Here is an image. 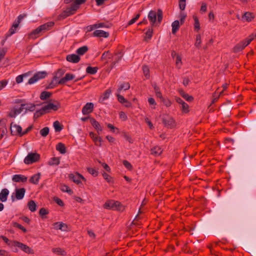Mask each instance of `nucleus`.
Segmentation results:
<instances>
[{
  "label": "nucleus",
  "instance_id": "obj_1",
  "mask_svg": "<svg viewBox=\"0 0 256 256\" xmlns=\"http://www.w3.org/2000/svg\"><path fill=\"white\" fill-rule=\"evenodd\" d=\"M148 18L152 26H155L157 23L160 24L162 19V12L160 9H158L157 12L150 10L148 13Z\"/></svg>",
  "mask_w": 256,
  "mask_h": 256
},
{
  "label": "nucleus",
  "instance_id": "obj_2",
  "mask_svg": "<svg viewBox=\"0 0 256 256\" xmlns=\"http://www.w3.org/2000/svg\"><path fill=\"white\" fill-rule=\"evenodd\" d=\"M103 206L106 210H112L118 211H123L124 209V206L121 204L120 202L114 200L106 201Z\"/></svg>",
  "mask_w": 256,
  "mask_h": 256
},
{
  "label": "nucleus",
  "instance_id": "obj_3",
  "mask_svg": "<svg viewBox=\"0 0 256 256\" xmlns=\"http://www.w3.org/2000/svg\"><path fill=\"white\" fill-rule=\"evenodd\" d=\"M25 104H21L20 105H16L12 106L8 112V116L11 118H16L23 111Z\"/></svg>",
  "mask_w": 256,
  "mask_h": 256
},
{
  "label": "nucleus",
  "instance_id": "obj_4",
  "mask_svg": "<svg viewBox=\"0 0 256 256\" xmlns=\"http://www.w3.org/2000/svg\"><path fill=\"white\" fill-rule=\"evenodd\" d=\"M10 128L12 136L20 137L24 136L22 126L16 122H12L10 124Z\"/></svg>",
  "mask_w": 256,
  "mask_h": 256
},
{
  "label": "nucleus",
  "instance_id": "obj_5",
  "mask_svg": "<svg viewBox=\"0 0 256 256\" xmlns=\"http://www.w3.org/2000/svg\"><path fill=\"white\" fill-rule=\"evenodd\" d=\"M162 122L168 128H174L176 126V122L174 118L168 115L163 116Z\"/></svg>",
  "mask_w": 256,
  "mask_h": 256
},
{
  "label": "nucleus",
  "instance_id": "obj_6",
  "mask_svg": "<svg viewBox=\"0 0 256 256\" xmlns=\"http://www.w3.org/2000/svg\"><path fill=\"white\" fill-rule=\"evenodd\" d=\"M40 156L37 153H30L24 158L25 164H29L38 162L40 159Z\"/></svg>",
  "mask_w": 256,
  "mask_h": 256
},
{
  "label": "nucleus",
  "instance_id": "obj_7",
  "mask_svg": "<svg viewBox=\"0 0 256 256\" xmlns=\"http://www.w3.org/2000/svg\"><path fill=\"white\" fill-rule=\"evenodd\" d=\"M13 244L14 246H18L27 254H33L34 253V250L26 244L18 242H14Z\"/></svg>",
  "mask_w": 256,
  "mask_h": 256
},
{
  "label": "nucleus",
  "instance_id": "obj_8",
  "mask_svg": "<svg viewBox=\"0 0 256 256\" xmlns=\"http://www.w3.org/2000/svg\"><path fill=\"white\" fill-rule=\"evenodd\" d=\"M60 108V104L59 102H56V103L54 104L50 102L42 107V110L45 112H48L51 110H56Z\"/></svg>",
  "mask_w": 256,
  "mask_h": 256
},
{
  "label": "nucleus",
  "instance_id": "obj_9",
  "mask_svg": "<svg viewBox=\"0 0 256 256\" xmlns=\"http://www.w3.org/2000/svg\"><path fill=\"white\" fill-rule=\"evenodd\" d=\"M69 178L72 180L74 183L79 184L81 183V180L86 181V178L77 172L76 174H70L69 176Z\"/></svg>",
  "mask_w": 256,
  "mask_h": 256
},
{
  "label": "nucleus",
  "instance_id": "obj_10",
  "mask_svg": "<svg viewBox=\"0 0 256 256\" xmlns=\"http://www.w3.org/2000/svg\"><path fill=\"white\" fill-rule=\"evenodd\" d=\"M46 76L45 72H38L33 77L30 78L28 80L29 84H33L38 81L39 80L42 79Z\"/></svg>",
  "mask_w": 256,
  "mask_h": 256
},
{
  "label": "nucleus",
  "instance_id": "obj_11",
  "mask_svg": "<svg viewBox=\"0 0 256 256\" xmlns=\"http://www.w3.org/2000/svg\"><path fill=\"white\" fill-rule=\"evenodd\" d=\"M54 228L56 230H60L62 232L68 231V228L66 224L62 222H56L53 224Z\"/></svg>",
  "mask_w": 256,
  "mask_h": 256
},
{
  "label": "nucleus",
  "instance_id": "obj_12",
  "mask_svg": "<svg viewBox=\"0 0 256 256\" xmlns=\"http://www.w3.org/2000/svg\"><path fill=\"white\" fill-rule=\"evenodd\" d=\"M94 108V104L92 102L87 103L82 109V113L86 115L92 112Z\"/></svg>",
  "mask_w": 256,
  "mask_h": 256
},
{
  "label": "nucleus",
  "instance_id": "obj_13",
  "mask_svg": "<svg viewBox=\"0 0 256 256\" xmlns=\"http://www.w3.org/2000/svg\"><path fill=\"white\" fill-rule=\"evenodd\" d=\"M94 36L102 37L106 38L109 36L108 32L100 30H97L94 32L92 34Z\"/></svg>",
  "mask_w": 256,
  "mask_h": 256
},
{
  "label": "nucleus",
  "instance_id": "obj_14",
  "mask_svg": "<svg viewBox=\"0 0 256 256\" xmlns=\"http://www.w3.org/2000/svg\"><path fill=\"white\" fill-rule=\"evenodd\" d=\"M254 18V14L250 12H245L242 17V20L244 22H250Z\"/></svg>",
  "mask_w": 256,
  "mask_h": 256
},
{
  "label": "nucleus",
  "instance_id": "obj_15",
  "mask_svg": "<svg viewBox=\"0 0 256 256\" xmlns=\"http://www.w3.org/2000/svg\"><path fill=\"white\" fill-rule=\"evenodd\" d=\"M66 59L69 62L78 63L80 60V57L76 54H72L68 55Z\"/></svg>",
  "mask_w": 256,
  "mask_h": 256
},
{
  "label": "nucleus",
  "instance_id": "obj_16",
  "mask_svg": "<svg viewBox=\"0 0 256 256\" xmlns=\"http://www.w3.org/2000/svg\"><path fill=\"white\" fill-rule=\"evenodd\" d=\"M26 190L24 188H16V198L17 200H22L25 194Z\"/></svg>",
  "mask_w": 256,
  "mask_h": 256
},
{
  "label": "nucleus",
  "instance_id": "obj_17",
  "mask_svg": "<svg viewBox=\"0 0 256 256\" xmlns=\"http://www.w3.org/2000/svg\"><path fill=\"white\" fill-rule=\"evenodd\" d=\"M89 135L96 146H101L102 138L100 137L96 136L95 134L92 132H90Z\"/></svg>",
  "mask_w": 256,
  "mask_h": 256
},
{
  "label": "nucleus",
  "instance_id": "obj_18",
  "mask_svg": "<svg viewBox=\"0 0 256 256\" xmlns=\"http://www.w3.org/2000/svg\"><path fill=\"white\" fill-rule=\"evenodd\" d=\"M90 123L94 128L97 130L98 134L102 132V128L100 124L94 118H90Z\"/></svg>",
  "mask_w": 256,
  "mask_h": 256
},
{
  "label": "nucleus",
  "instance_id": "obj_19",
  "mask_svg": "<svg viewBox=\"0 0 256 256\" xmlns=\"http://www.w3.org/2000/svg\"><path fill=\"white\" fill-rule=\"evenodd\" d=\"M9 194V191L6 188L2 189L0 192V200L4 202L7 200V196Z\"/></svg>",
  "mask_w": 256,
  "mask_h": 256
},
{
  "label": "nucleus",
  "instance_id": "obj_20",
  "mask_svg": "<svg viewBox=\"0 0 256 256\" xmlns=\"http://www.w3.org/2000/svg\"><path fill=\"white\" fill-rule=\"evenodd\" d=\"M130 88V84L128 82H124L121 84L118 89L117 90V92L122 93L123 91L128 90Z\"/></svg>",
  "mask_w": 256,
  "mask_h": 256
},
{
  "label": "nucleus",
  "instance_id": "obj_21",
  "mask_svg": "<svg viewBox=\"0 0 256 256\" xmlns=\"http://www.w3.org/2000/svg\"><path fill=\"white\" fill-rule=\"evenodd\" d=\"M12 180L15 182H24L26 181L27 178L22 175L16 174L13 176Z\"/></svg>",
  "mask_w": 256,
  "mask_h": 256
},
{
  "label": "nucleus",
  "instance_id": "obj_22",
  "mask_svg": "<svg viewBox=\"0 0 256 256\" xmlns=\"http://www.w3.org/2000/svg\"><path fill=\"white\" fill-rule=\"evenodd\" d=\"M40 176L41 174L40 172L34 174L30 178V182L33 184H37L38 183Z\"/></svg>",
  "mask_w": 256,
  "mask_h": 256
},
{
  "label": "nucleus",
  "instance_id": "obj_23",
  "mask_svg": "<svg viewBox=\"0 0 256 256\" xmlns=\"http://www.w3.org/2000/svg\"><path fill=\"white\" fill-rule=\"evenodd\" d=\"M74 78V76L70 74H66L64 77L62 78L60 80V83H62V84H64L66 83L67 81L70 80H72Z\"/></svg>",
  "mask_w": 256,
  "mask_h": 256
},
{
  "label": "nucleus",
  "instance_id": "obj_24",
  "mask_svg": "<svg viewBox=\"0 0 256 256\" xmlns=\"http://www.w3.org/2000/svg\"><path fill=\"white\" fill-rule=\"evenodd\" d=\"M58 84H62V83H60V80L56 77L54 76L51 82L48 86V88H53L55 86H56Z\"/></svg>",
  "mask_w": 256,
  "mask_h": 256
},
{
  "label": "nucleus",
  "instance_id": "obj_25",
  "mask_svg": "<svg viewBox=\"0 0 256 256\" xmlns=\"http://www.w3.org/2000/svg\"><path fill=\"white\" fill-rule=\"evenodd\" d=\"M112 93V90L110 89L107 90L103 94V95L100 98L99 102H103L105 100L108 99Z\"/></svg>",
  "mask_w": 256,
  "mask_h": 256
},
{
  "label": "nucleus",
  "instance_id": "obj_26",
  "mask_svg": "<svg viewBox=\"0 0 256 256\" xmlns=\"http://www.w3.org/2000/svg\"><path fill=\"white\" fill-rule=\"evenodd\" d=\"M64 0L66 4H68L72 1H74V4L70 8H67L66 11V16H68L70 14H73L74 12H75L76 10H73L72 7L75 4L76 0Z\"/></svg>",
  "mask_w": 256,
  "mask_h": 256
},
{
  "label": "nucleus",
  "instance_id": "obj_27",
  "mask_svg": "<svg viewBox=\"0 0 256 256\" xmlns=\"http://www.w3.org/2000/svg\"><path fill=\"white\" fill-rule=\"evenodd\" d=\"M179 92L182 98H184L188 102H192L194 100V98L192 96H190L188 94L186 93L182 90H180Z\"/></svg>",
  "mask_w": 256,
  "mask_h": 256
},
{
  "label": "nucleus",
  "instance_id": "obj_28",
  "mask_svg": "<svg viewBox=\"0 0 256 256\" xmlns=\"http://www.w3.org/2000/svg\"><path fill=\"white\" fill-rule=\"evenodd\" d=\"M56 149L62 154H64L66 152V146L62 143H58L56 146Z\"/></svg>",
  "mask_w": 256,
  "mask_h": 256
},
{
  "label": "nucleus",
  "instance_id": "obj_29",
  "mask_svg": "<svg viewBox=\"0 0 256 256\" xmlns=\"http://www.w3.org/2000/svg\"><path fill=\"white\" fill-rule=\"evenodd\" d=\"M54 24V23L53 22H48L46 24H45L40 26L39 27L40 28L42 32L49 30V28L52 26Z\"/></svg>",
  "mask_w": 256,
  "mask_h": 256
},
{
  "label": "nucleus",
  "instance_id": "obj_30",
  "mask_svg": "<svg viewBox=\"0 0 256 256\" xmlns=\"http://www.w3.org/2000/svg\"><path fill=\"white\" fill-rule=\"evenodd\" d=\"M152 154L155 156L160 155L162 152V150L158 146H155L151 150Z\"/></svg>",
  "mask_w": 256,
  "mask_h": 256
},
{
  "label": "nucleus",
  "instance_id": "obj_31",
  "mask_svg": "<svg viewBox=\"0 0 256 256\" xmlns=\"http://www.w3.org/2000/svg\"><path fill=\"white\" fill-rule=\"evenodd\" d=\"M172 33L174 34L178 30L180 27V22L178 20L174 21L172 24Z\"/></svg>",
  "mask_w": 256,
  "mask_h": 256
},
{
  "label": "nucleus",
  "instance_id": "obj_32",
  "mask_svg": "<svg viewBox=\"0 0 256 256\" xmlns=\"http://www.w3.org/2000/svg\"><path fill=\"white\" fill-rule=\"evenodd\" d=\"M52 251L54 253H55L57 254L64 256L66 254V252L65 250L60 248H53L52 249Z\"/></svg>",
  "mask_w": 256,
  "mask_h": 256
},
{
  "label": "nucleus",
  "instance_id": "obj_33",
  "mask_svg": "<svg viewBox=\"0 0 256 256\" xmlns=\"http://www.w3.org/2000/svg\"><path fill=\"white\" fill-rule=\"evenodd\" d=\"M42 32V31L41 30L40 28V27H38L29 34V37L30 38L34 39L36 38V35Z\"/></svg>",
  "mask_w": 256,
  "mask_h": 256
},
{
  "label": "nucleus",
  "instance_id": "obj_34",
  "mask_svg": "<svg viewBox=\"0 0 256 256\" xmlns=\"http://www.w3.org/2000/svg\"><path fill=\"white\" fill-rule=\"evenodd\" d=\"M88 48L86 46H83L77 50L76 53L78 54V56H82L84 54L88 51Z\"/></svg>",
  "mask_w": 256,
  "mask_h": 256
},
{
  "label": "nucleus",
  "instance_id": "obj_35",
  "mask_svg": "<svg viewBox=\"0 0 256 256\" xmlns=\"http://www.w3.org/2000/svg\"><path fill=\"white\" fill-rule=\"evenodd\" d=\"M193 18L194 21V28L195 30L198 32L200 30V24L198 18L196 16H194Z\"/></svg>",
  "mask_w": 256,
  "mask_h": 256
},
{
  "label": "nucleus",
  "instance_id": "obj_36",
  "mask_svg": "<svg viewBox=\"0 0 256 256\" xmlns=\"http://www.w3.org/2000/svg\"><path fill=\"white\" fill-rule=\"evenodd\" d=\"M28 207L31 212H34L36 210V204L34 200H30L28 202Z\"/></svg>",
  "mask_w": 256,
  "mask_h": 256
},
{
  "label": "nucleus",
  "instance_id": "obj_37",
  "mask_svg": "<svg viewBox=\"0 0 256 256\" xmlns=\"http://www.w3.org/2000/svg\"><path fill=\"white\" fill-rule=\"evenodd\" d=\"M61 190L64 192H66L70 194H73L72 191L70 190V188L66 184H62L60 186Z\"/></svg>",
  "mask_w": 256,
  "mask_h": 256
},
{
  "label": "nucleus",
  "instance_id": "obj_38",
  "mask_svg": "<svg viewBox=\"0 0 256 256\" xmlns=\"http://www.w3.org/2000/svg\"><path fill=\"white\" fill-rule=\"evenodd\" d=\"M19 24L18 23H16V22H14L13 24L12 25V28L10 29V34L9 36H11L12 34H14L16 32V28L18 26Z\"/></svg>",
  "mask_w": 256,
  "mask_h": 256
},
{
  "label": "nucleus",
  "instance_id": "obj_39",
  "mask_svg": "<svg viewBox=\"0 0 256 256\" xmlns=\"http://www.w3.org/2000/svg\"><path fill=\"white\" fill-rule=\"evenodd\" d=\"M245 47L244 46L242 42L240 43L236 44L234 48V52H238L242 50Z\"/></svg>",
  "mask_w": 256,
  "mask_h": 256
},
{
  "label": "nucleus",
  "instance_id": "obj_40",
  "mask_svg": "<svg viewBox=\"0 0 256 256\" xmlns=\"http://www.w3.org/2000/svg\"><path fill=\"white\" fill-rule=\"evenodd\" d=\"M60 164V158H52L48 162V164L50 166L58 165Z\"/></svg>",
  "mask_w": 256,
  "mask_h": 256
},
{
  "label": "nucleus",
  "instance_id": "obj_41",
  "mask_svg": "<svg viewBox=\"0 0 256 256\" xmlns=\"http://www.w3.org/2000/svg\"><path fill=\"white\" fill-rule=\"evenodd\" d=\"M87 170L88 172L90 174L94 176H98V170H96L94 168H87Z\"/></svg>",
  "mask_w": 256,
  "mask_h": 256
},
{
  "label": "nucleus",
  "instance_id": "obj_42",
  "mask_svg": "<svg viewBox=\"0 0 256 256\" xmlns=\"http://www.w3.org/2000/svg\"><path fill=\"white\" fill-rule=\"evenodd\" d=\"M97 70H98V68L96 67L92 68V67H90V66H88L86 68V71L88 73L90 74H94L97 72Z\"/></svg>",
  "mask_w": 256,
  "mask_h": 256
},
{
  "label": "nucleus",
  "instance_id": "obj_43",
  "mask_svg": "<svg viewBox=\"0 0 256 256\" xmlns=\"http://www.w3.org/2000/svg\"><path fill=\"white\" fill-rule=\"evenodd\" d=\"M86 0H76L75 4L72 7L73 10H76L79 8V5L85 2Z\"/></svg>",
  "mask_w": 256,
  "mask_h": 256
},
{
  "label": "nucleus",
  "instance_id": "obj_44",
  "mask_svg": "<svg viewBox=\"0 0 256 256\" xmlns=\"http://www.w3.org/2000/svg\"><path fill=\"white\" fill-rule=\"evenodd\" d=\"M49 132V128L45 127L40 130V134L42 136L46 137Z\"/></svg>",
  "mask_w": 256,
  "mask_h": 256
},
{
  "label": "nucleus",
  "instance_id": "obj_45",
  "mask_svg": "<svg viewBox=\"0 0 256 256\" xmlns=\"http://www.w3.org/2000/svg\"><path fill=\"white\" fill-rule=\"evenodd\" d=\"M153 33V30L152 28H149L147 32H146V37L145 40H150L151 38Z\"/></svg>",
  "mask_w": 256,
  "mask_h": 256
},
{
  "label": "nucleus",
  "instance_id": "obj_46",
  "mask_svg": "<svg viewBox=\"0 0 256 256\" xmlns=\"http://www.w3.org/2000/svg\"><path fill=\"white\" fill-rule=\"evenodd\" d=\"M182 110L183 113L188 114L189 112V106L186 102L182 103Z\"/></svg>",
  "mask_w": 256,
  "mask_h": 256
},
{
  "label": "nucleus",
  "instance_id": "obj_47",
  "mask_svg": "<svg viewBox=\"0 0 256 256\" xmlns=\"http://www.w3.org/2000/svg\"><path fill=\"white\" fill-rule=\"evenodd\" d=\"M51 94L48 92H43L41 93L40 98L41 100H46L50 97Z\"/></svg>",
  "mask_w": 256,
  "mask_h": 256
},
{
  "label": "nucleus",
  "instance_id": "obj_48",
  "mask_svg": "<svg viewBox=\"0 0 256 256\" xmlns=\"http://www.w3.org/2000/svg\"><path fill=\"white\" fill-rule=\"evenodd\" d=\"M176 66L178 68H181L182 65V58L178 55H176Z\"/></svg>",
  "mask_w": 256,
  "mask_h": 256
},
{
  "label": "nucleus",
  "instance_id": "obj_49",
  "mask_svg": "<svg viewBox=\"0 0 256 256\" xmlns=\"http://www.w3.org/2000/svg\"><path fill=\"white\" fill-rule=\"evenodd\" d=\"M0 238L8 246H14L13 242H15L16 241H10L6 237L2 236Z\"/></svg>",
  "mask_w": 256,
  "mask_h": 256
},
{
  "label": "nucleus",
  "instance_id": "obj_50",
  "mask_svg": "<svg viewBox=\"0 0 256 256\" xmlns=\"http://www.w3.org/2000/svg\"><path fill=\"white\" fill-rule=\"evenodd\" d=\"M54 127L56 132H60L62 130V127L58 121L54 122Z\"/></svg>",
  "mask_w": 256,
  "mask_h": 256
},
{
  "label": "nucleus",
  "instance_id": "obj_51",
  "mask_svg": "<svg viewBox=\"0 0 256 256\" xmlns=\"http://www.w3.org/2000/svg\"><path fill=\"white\" fill-rule=\"evenodd\" d=\"M102 175L104 178L108 182H112V178L106 172H104L102 173Z\"/></svg>",
  "mask_w": 256,
  "mask_h": 256
},
{
  "label": "nucleus",
  "instance_id": "obj_52",
  "mask_svg": "<svg viewBox=\"0 0 256 256\" xmlns=\"http://www.w3.org/2000/svg\"><path fill=\"white\" fill-rule=\"evenodd\" d=\"M143 72L144 75V76L146 77V78H148L150 77V70L146 66H143L142 68Z\"/></svg>",
  "mask_w": 256,
  "mask_h": 256
},
{
  "label": "nucleus",
  "instance_id": "obj_53",
  "mask_svg": "<svg viewBox=\"0 0 256 256\" xmlns=\"http://www.w3.org/2000/svg\"><path fill=\"white\" fill-rule=\"evenodd\" d=\"M116 96L118 97V100L122 104H124V102H126V99L124 98L120 95V93L117 92Z\"/></svg>",
  "mask_w": 256,
  "mask_h": 256
},
{
  "label": "nucleus",
  "instance_id": "obj_54",
  "mask_svg": "<svg viewBox=\"0 0 256 256\" xmlns=\"http://www.w3.org/2000/svg\"><path fill=\"white\" fill-rule=\"evenodd\" d=\"M186 6V0H179V8L182 10L185 9Z\"/></svg>",
  "mask_w": 256,
  "mask_h": 256
},
{
  "label": "nucleus",
  "instance_id": "obj_55",
  "mask_svg": "<svg viewBox=\"0 0 256 256\" xmlns=\"http://www.w3.org/2000/svg\"><path fill=\"white\" fill-rule=\"evenodd\" d=\"M202 41H201V37L200 34H197L196 36V40L195 42V46H196L199 48L200 46V45L201 44Z\"/></svg>",
  "mask_w": 256,
  "mask_h": 256
},
{
  "label": "nucleus",
  "instance_id": "obj_56",
  "mask_svg": "<svg viewBox=\"0 0 256 256\" xmlns=\"http://www.w3.org/2000/svg\"><path fill=\"white\" fill-rule=\"evenodd\" d=\"M64 72H65L64 70H62V69H60L56 72L54 76L58 79L64 74Z\"/></svg>",
  "mask_w": 256,
  "mask_h": 256
},
{
  "label": "nucleus",
  "instance_id": "obj_57",
  "mask_svg": "<svg viewBox=\"0 0 256 256\" xmlns=\"http://www.w3.org/2000/svg\"><path fill=\"white\" fill-rule=\"evenodd\" d=\"M124 165L128 170H132V165L126 160H124L122 162Z\"/></svg>",
  "mask_w": 256,
  "mask_h": 256
},
{
  "label": "nucleus",
  "instance_id": "obj_58",
  "mask_svg": "<svg viewBox=\"0 0 256 256\" xmlns=\"http://www.w3.org/2000/svg\"><path fill=\"white\" fill-rule=\"evenodd\" d=\"M110 26L108 25H106V24L104 22H100L98 24H94V28H108Z\"/></svg>",
  "mask_w": 256,
  "mask_h": 256
},
{
  "label": "nucleus",
  "instance_id": "obj_59",
  "mask_svg": "<svg viewBox=\"0 0 256 256\" xmlns=\"http://www.w3.org/2000/svg\"><path fill=\"white\" fill-rule=\"evenodd\" d=\"M161 101L166 107H170L172 104V102L168 98H164Z\"/></svg>",
  "mask_w": 256,
  "mask_h": 256
},
{
  "label": "nucleus",
  "instance_id": "obj_60",
  "mask_svg": "<svg viewBox=\"0 0 256 256\" xmlns=\"http://www.w3.org/2000/svg\"><path fill=\"white\" fill-rule=\"evenodd\" d=\"M13 226H14L16 227V228H20V230H22L24 232H26V230L24 226H22V225L18 224L17 222H14Z\"/></svg>",
  "mask_w": 256,
  "mask_h": 256
},
{
  "label": "nucleus",
  "instance_id": "obj_61",
  "mask_svg": "<svg viewBox=\"0 0 256 256\" xmlns=\"http://www.w3.org/2000/svg\"><path fill=\"white\" fill-rule=\"evenodd\" d=\"M24 108L26 110H28L30 111H34V110L35 105L30 104H26L24 106Z\"/></svg>",
  "mask_w": 256,
  "mask_h": 256
},
{
  "label": "nucleus",
  "instance_id": "obj_62",
  "mask_svg": "<svg viewBox=\"0 0 256 256\" xmlns=\"http://www.w3.org/2000/svg\"><path fill=\"white\" fill-rule=\"evenodd\" d=\"M26 76V74H22V75H20L18 76L16 78V82L18 84H20V82H22V81H23V78L24 76Z\"/></svg>",
  "mask_w": 256,
  "mask_h": 256
},
{
  "label": "nucleus",
  "instance_id": "obj_63",
  "mask_svg": "<svg viewBox=\"0 0 256 256\" xmlns=\"http://www.w3.org/2000/svg\"><path fill=\"white\" fill-rule=\"evenodd\" d=\"M54 200L60 206H63L64 205L63 202L58 197H54Z\"/></svg>",
  "mask_w": 256,
  "mask_h": 256
},
{
  "label": "nucleus",
  "instance_id": "obj_64",
  "mask_svg": "<svg viewBox=\"0 0 256 256\" xmlns=\"http://www.w3.org/2000/svg\"><path fill=\"white\" fill-rule=\"evenodd\" d=\"M120 118L123 121H126L128 119L126 114L123 112H120Z\"/></svg>",
  "mask_w": 256,
  "mask_h": 256
}]
</instances>
